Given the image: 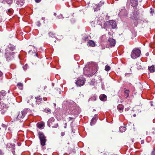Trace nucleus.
Returning a JSON list of instances; mask_svg holds the SVG:
<instances>
[{"label":"nucleus","instance_id":"51","mask_svg":"<svg viewBox=\"0 0 155 155\" xmlns=\"http://www.w3.org/2000/svg\"><path fill=\"white\" fill-rule=\"evenodd\" d=\"M69 119L70 120H72L73 119V118H72V117H69Z\"/></svg>","mask_w":155,"mask_h":155},{"label":"nucleus","instance_id":"21","mask_svg":"<svg viewBox=\"0 0 155 155\" xmlns=\"http://www.w3.org/2000/svg\"><path fill=\"white\" fill-rule=\"evenodd\" d=\"M148 69L151 72H153L155 71V67L154 65H152L150 67H149Z\"/></svg>","mask_w":155,"mask_h":155},{"label":"nucleus","instance_id":"48","mask_svg":"<svg viewBox=\"0 0 155 155\" xmlns=\"http://www.w3.org/2000/svg\"><path fill=\"white\" fill-rule=\"evenodd\" d=\"M98 150V151H99V153H102L104 152V151L103 150H102V151H101V150Z\"/></svg>","mask_w":155,"mask_h":155},{"label":"nucleus","instance_id":"8","mask_svg":"<svg viewBox=\"0 0 155 155\" xmlns=\"http://www.w3.org/2000/svg\"><path fill=\"white\" fill-rule=\"evenodd\" d=\"M7 148L8 150H12L15 149V146L14 144H12V143H8L7 145Z\"/></svg>","mask_w":155,"mask_h":155},{"label":"nucleus","instance_id":"10","mask_svg":"<svg viewBox=\"0 0 155 155\" xmlns=\"http://www.w3.org/2000/svg\"><path fill=\"white\" fill-rule=\"evenodd\" d=\"M133 16L131 17V18L134 20H138V18L137 17V16L138 15L139 13L136 11L134 10L133 12Z\"/></svg>","mask_w":155,"mask_h":155},{"label":"nucleus","instance_id":"3","mask_svg":"<svg viewBox=\"0 0 155 155\" xmlns=\"http://www.w3.org/2000/svg\"><path fill=\"white\" fill-rule=\"evenodd\" d=\"M39 140L41 145L42 147L45 146L46 145L47 138L43 133L40 132H39Z\"/></svg>","mask_w":155,"mask_h":155},{"label":"nucleus","instance_id":"39","mask_svg":"<svg viewBox=\"0 0 155 155\" xmlns=\"http://www.w3.org/2000/svg\"><path fill=\"white\" fill-rule=\"evenodd\" d=\"M151 155H155V148L152 152Z\"/></svg>","mask_w":155,"mask_h":155},{"label":"nucleus","instance_id":"58","mask_svg":"<svg viewBox=\"0 0 155 155\" xmlns=\"http://www.w3.org/2000/svg\"><path fill=\"white\" fill-rule=\"evenodd\" d=\"M35 55L36 56L38 57V53H36L35 54Z\"/></svg>","mask_w":155,"mask_h":155},{"label":"nucleus","instance_id":"13","mask_svg":"<svg viewBox=\"0 0 155 155\" xmlns=\"http://www.w3.org/2000/svg\"><path fill=\"white\" fill-rule=\"evenodd\" d=\"M0 101V109H3L5 108H7V106L5 103L2 102Z\"/></svg>","mask_w":155,"mask_h":155},{"label":"nucleus","instance_id":"34","mask_svg":"<svg viewBox=\"0 0 155 155\" xmlns=\"http://www.w3.org/2000/svg\"><path fill=\"white\" fill-rule=\"evenodd\" d=\"M40 87L41 90L43 91L44 90L47 88V86H45L43 87L42 86H41Z\"/></svg>","mask_w":155,"mask_h":155},{"label":"nucleus","instance_id":"4","mask_svg":"<svg viewBox=\"0 0 155 155\" xmlns=\"http://www.w3.org/2000/svg\"><path fill=\"white\" fill-rule=\"evenodd\" d=\"M48 125L50 127H52L57 128L58 126L57 123L55 121V119L54 117L51 118L48 121Z\"/></svg>","mask_w":155,"mask_h":155},{"label":"nucleus","instance_id":"1","mask_svg":"<svg viewBox=\"0 0 155 155\" xmlns=\"http://www.w3.org/2000/svg\"><path fill=\"white\" fill-rule=\"evenodd\" d=\"M141 53L140 50L138 48H134L131 53V57L133 59H135L140 56Z\"/></svg>","mask_w":155,"mask_h":155},{"label":"nucleus","instance_id":"14","mask_svg":"<svg viewBox=\"0 0 155 155\" xmlns=\"http://www.w3.org/2000/svg\"><path fill=\"white\" fill-rule=\"evenodd\" d=\"M24 2V0H18L16 2V4L19 6L23 5Z\"/></svg>","mask_w":155,"mask_h":155},{"label":"nucleus","instance_id":"62","mask_svg":"<svg viewBox=\"0 0 155 155\" xmlns=\"http://www.w3.org/2000/svg\"><path fill=\"white\" fill-rule=\"evenodd\" d=\"M143 142L142 141H141V143H143Z\"/></svg>","mask_w":155,"mask_h":155},{"label":"nucleus","instance_id":"18","mask_svg":"<svg viewBox=\"0 0 155 155\" xmlns=\"http://www.w3.org/2000/svg\"><path fill=\"white\" fill-rule=\"evenodd\" d=\"M87 44L90 46L94 47L95 45V42L92 40H89V41L87 43Z\"/></svg>","mask_w":155,"mask_h":155},{"label":"nucleus","instance_id":"55","mask_svg":"<svg viewBox=\"0 0 155 155\" xmlns=\"http://www.w3.org/2000/svg\"><path fill=\"white\" fill-rule=\"evenodd\" d=\"M149 55V53H147L146 54V56H148Z\"/></svg>","mask_w":155,"mask_h":155},{"label":"nucleus","instance_id":"12","mask_svg":"<svg viewBox=\"0 0 155 155\" xmlns=\"http://www.w3.org/2000/svg\"><path fill=\"white\" fill-rule=\"evenodd\" d=\"M100 100L102 101H106L107 99V96L104 94H101L99 96Z\"/></svg>","mask_w":155,"mask_h":155},{"label":"nucleus","instance_id":"35","mask_svg":"<svg viewBox=\"0 0 155 155\" xmlns=\"http://www.w3.org/2000/svg\"><path fill=\"white\" fill-rule=\"evenodd\" d=\"M70 114V110H67V111L65 112V114L66 115H68Z\"/></svg>","mask_w":155,"mask_h":155},{"label":"nucleus","instance_id":"36","mask_svg":"<svg viewBox=\"0 0 155 155\" xmlns=\"http://www.w3.org/2000/svg\"><path fill=\"white\" fill-rule=\"evenodd\" d=\"M28 65L27 64H25L23 68L24 70H25L27 68Z\"/></svg>","mask_w":155,"mask_h":155},{"label":"nucleus","instance_id":"42","mask_svg":"<svg viewBox=\"0 0 155 155\" xmlns=\"http://www.w3.org/2000/svg\"><path fill=\"white\" fill-rule=\"evenodd\" d=\"M97 114H95L94 116V117H93V118H94L95 120H97Z\"/></svg>","mask_w":155,"mask_h":155},{"label":"nucleus","instance_id":"38","mask_svg":"<svg viewBox=\"0 0 155 155\" xmlns=\"http://www.w3.org/2000/svg\"><path fill=\"white\" fill-rule=\"evenodd\" d=\"M2 126L5 128V129H6V128H7V126L6 125L4 124H2Z\"/></svg>","mask_w":155,"mask_h":155},{"label":"nucleus","instance_id":"37","mask_svg":"<svg viewBox=\"0 0 155 155\" xmlns=\"http://www.w3.org/2000/svg\"><path fill=\"white\" fill-rule=\"evenodd\" d=\"M7 1H9L7 0L6 1L5 0H0V2L3 3H7Z\"/></svg>","mask_w":155,"mask_h":155},{"label":"nucleus","instance_id":"20","mask_svg":"<svg viewBox=\"0 0 155 155\" xmlns=\"http://www.w3.org/2000/svg\"><path fill=\"white\" fill-rule=\"evenodd\" d=\"M98 68H97V67H94L93 68V71L92 72V74H91L90 76H92V75L94 74L98 70Z\"/></svg>","mask_w":155,"mask_h":155},{"label":"nucleus","instance_id":"17","mask_svg":"<svg viewBox=\"0 0 155 155\" xmlns=\"http://www.w3.org/2000/svg\"><path fill=\"white\" fill-rule=\"evenodd\" d=\"M40 24H46L47 23L48 21L47 19L45 17H42L40 20Z\"/></svg>","mask_w":155,"mask_h":155},{"label":"nucleus","instance_id":"52","mask_svg":"<svg viewBox=\"0 0 155 155\" xmlns=\"http://www.w3.org/2000/svg\"><path fill=\"white\" fill-rule=\"evenodd\" d=\"M54 16L56 18V17H57V14H56V13H54Z\"/></svg>","mask_w":155,"mask_h":155},{"label":"nucleus","instance_id":"6","mask_svg":"<svg viewBox=\"0 0 155 155\" xmlns=\"http://www.w3.org/2000/svg\"><path fill=\"white\" fill-rule=\"evenodd\" d=\"M38 98V97H35V99H33V97L31 96L30 97V100H28L27 102L28 103H31L32 104H33V103L34 102H35L36 104H38V100H39Z\"/></svg>","mask_w":155,"mask_h":155},{"label":"nucleus","instance_id":"28","mask_svg":"<svg viewBox=\"0 0 155 155\" xmlns=\"http://www.w3.org/2000/svg\"><path fill=\"white\" fill-rule=\"evenodd\" d=\"M17 86L19 88L20 90L23 89V84L20 83H19L17 84Z\"/></svg>","mask_w":155,"mask_h":155},{"label":"nucleus","instance_id":"29","mask_svg":"<svg viewBox=\"0 0 155 155\" xmlns=\"http://www.w3.org/2000/svg\"><path fill=\"white\" fill-rule=\"evenodd\" d=\"M8 48L11 51H13L14 50L15 48V47L14 46L11 45H10L8 46Z\"/></svg>","mask_w":155,"mask_h":155},{"label":"nucleus","instance_id":"23","mask_svg":"<svg viewBox=\"0 0 155 155\" xmlns=\"http://www.w3.org/2000/svg\"><path fill=\"white\" fill-rule=\"evenodd\" d=\"M137 68L138 69H142L143 68L141 64V63L139 62H137Z\"/></svg>","mask_w":155,"mask_h":155},{"label":"nucleus","instance_id":"60","mask_svg":"<svg viewBox=\"0 0 155 155\" xmlns=\"http://www.w3.org/2000/svg\"><path fill=\"white\" fill-rule=\"evenodd\" d=\"M107 154H108V155H109V153H108V152H107V154H106V155H107Z\"/></svg>","mask_w":155,"mask_h":155},{"label":"nucleus","instance_id":"61","mask_svg":"<svg viewBox=\"0 0 155 155\" xmlns=\"http://www.w3.org/2000/svg\"><path fill=\"white\" fill-rule=\"evenodd\" d=\"M146 133H146L147 135H148V132H147Z\"/></svg>","mask_w":155,"mask_h":155},{"label":"nucleus","instance_id":"56","mask_svg":"<svg viewBox=\"0 0 155 155\" xmlns=\"http://www.w3.org/2000/svg\"><path fill=\"white\" fill-rule=\"evenodd\" d=\"M18 146H20L21 145V143H18Z\"/></svg>","mask_w":155,"mask_h":155},{"label":"nucleus","instance_id":"31","mask_svg":"<svg viewBox=\"0 0 155 155\" xmlns=\"http://www.w3.org/2000/svg\"><path fill=\"white\" fill-rule=\"evenodd\" d=\"M62 18V16L61 14H59L58 15L57 17H56L55 18L56 20H58L59 19H60L61 18Z\"/></svg>","mask_w":155,"mask_h":155},{"label":"nucleus","instance_id":"15","mask_svg":"<svg viewBox=\"0 0 155 155\" xmlns=\"http://www.w3.org/2000/svg\"><path fill=\"white\" fill-rule=\"evenodd\" d=\"M6 95V92L4 91H2L0 92V101L2 100L3 98Z\"/></svg>","mask_w":155,"mask_h":155},{"label":"nucleus","instance_id":"63","mask_svg":"<svg viewBox=\"0 0 155 155\" xmlns=\"http://www.w3.org/2000/svg\"><path fill=\"white\" fill-rule=\"evenodd\" d=\"M41 1V0H39V2H40Z\"/></svg>","mask_w":155,"mask_h":155},{"label":"nucleus","instance_id":"11","mask_svg":"<svg viewBox=\"0 0 155 155\" xmlns=\"http://www.w3.org/2000/svg\"><path fill=\"white\" fill-rule=\"evenodd\" d=\"M130 4L133 7H135L137 5V1L136 0H130Z\"/></svg>","mask_w":155,"mask_h":155},{"label":"nucleus","instance_id":"33","mask_svg":"<svg viewBox=\"0 0 155 155\" xmlns=\"http://www.w3.org/2000/svg\"><path fill=\"white\" fill-rule=\"evenodd\" d=\"M45 112H46V113H51V110L50 109H45Z\"/></svg>","mask_w":155,"mask_h":155},{"label":"nucleus","instance_id":"45","mask_svg":"<svg viewBox=\"0 0 155 155\" xmlns=\"http://www.w3.org/2000/svg\"><path fill=\"white\" fill-rule=\"evenodd\" d=\"M88 38V36L85 37V38H84V40H85V41L87 40Z\"/></svg>","mask_w":155,"mask_h":155},{"label":"nucleus","instance_id":"5","mask_svg":"<svg viewBox=\"0 0 155 155\" xmlns=\"http://www.w3.org/2000/svg\"><path fill=\"white\" fill-rule=\"evenodd\" d=\"M5 51H6L5 53V57L7 60H10L14 57V53L8 51L7 49H5Z\"/></svg>","mask_w":155,"mask_h":155},{"label":"nucleus","instance_id":"64","mask_svg":"<svg viewBox=\"0 0 155 155\" xmlns=\"http://www.w3.org/2000/svg\"><path fill=\"white\" fill-rule=\"evenodd\" d=\"M37 26H39V24H37Z\"/></svg>","mask_w":155,"mask_h":155},{"label":"nucleus","instance_id":"16","mask_svg":"<svg viewBox=\"0 0 155 155\" xmlns=\"http://www.w3.org/2000/svg\"><path fill=\"white\" fill-rule=\"evenodd\" d=\"M110 25L113 28H115L116 27V23L115 21H109Z\"/></svg>","mask_w":155,"mask_h":155},{"label":"nucleus","instance_id":"30","mask_svg":"<svg viewBox=\"0 0 155 155\" xmlns=\"http://www.w3.org/2000/svg\"><path fill=\"white\" fill-rule=\"evenodd\" d=\"M110 69V66L106 65L105 67V70L106 71H108Z\"/></svg>","mask_w":155,"mask_h":155},{"label":"nucleus","instance_id":"49","mask_svg":"<svg viewBox=\"0 0 155 155\" xmlns=\"http://www.w3.org/2000/svg\"><path fill=\"white\" fill-rule=\"evenodd\" d=\"M40 49H41V51H42L43 52V54H44V49H42V48H40Z\"/></svg>","mask_w":155,"mask_h":155},{"label":"nucleus","instance_id":"59","mask_svg":"<svg viewBox=\"0 0 155 155\" xmlns=\"http://www.w3.org/2000/svg\"><path fill=\"white\" fill-rule=\"evenodd\" d=\"M39 101H42V98H39Z\"/></svg>","mask_w":155,"mask_h":155},{"label":"nucleus","instance_id":"40","mask_svg":"<svg viewBox=\"0 0 155 155\" xmlns=\"http://www.w3.org/2000/svg\"><path fill=\"white\" fill-rule=\"evenodd\" d=\"M117 108L119 110L122 111L123 110V107H120L119 106H118Z\"/></svg>","mask_w":155,"mask_h":155},{"label":"nucleus","instance_id":"22","mask_svg":"<svg viewBox=\"0 0 155 155\" xmlns=\"http://www.w3.org/2000/svg\"><path fill=\"white\" fill-rule=\"evenodd\" d=\"M125 95H126V98H127L129 96V93L130 91L129 90H127L126 88H124Z\"/></svg>","mask_w":155,"mask_h":155},{"label":"nucleus","instance_id":"44","mask_svg":"<svg viewBox=\"0 0 155 155\" xmlns=\"http://www.w3.org/2000/svg\"><path fill=\"white\" fill-rule=\"evenodd\" d=\"M13 0H10V1H9L7 2V3L9 4H11Z\"/></svg>","mask_w":155,"mask_h":155},{"label":"nucleus","instance_id":"27","mask_svg":"<svg viewBox=\"0 0 155 155\" xmlns=\"http://www.w3.org/2000/svg\"><path fill=\"white\" fill-rule=\"evenodd\" d=\"M48 34L49 36L52 38H54L55 37V34L53 32H50Z\"/></svg>","mask_w":155,"mask_h":155},{"label":"nucleus","instance_id":"54","mask_svg":"<svg viewBox=\"0 0 155 155\" xmlns=\"http://www.w3.org/2000/svg\"><path fill=\"white\" fill-rule=\"evenodd\" d=\"M37 126L38 128H39V123H37Z\"/></svg>","mask_w":155,"mask_h":155},{"label":"nucleus","instance_id":"2","mask_svg":"<svg viewBox=\"0 0 155 155\" xmlns=\"http://www.w3.org/2000/svg\"><path fill=\"white\" fill-rule=\"evenodd\" d=\"M28 111V109H26L23 110L21 112H19L15 118L16 120H18L23 119L27 114Z\"/></svg>","mask_w":155,"mask_h":155},{"label":"nucleus","instance_id":"26","mask_svg":"<svg viewBox=\"0 0 155 155\" xmlns=\"http://www.w3.org/2000/svg\"><path fill=\"white\" fill-rule=\"evenodd\" d=\"M97 120H95L94 118H92L90 123V124L91 125H93L96 122Z\"/></svg>","mask_w":155,"mask_h":155},{"label":"nucleus","instance_id":"47","mask_svg":"<svg viewBox=\"0 0 155 155\" xmlns=\"http://www.w3.org/2000/svg\"><path fill=\"white\" fill-rule=\"evenodd\" d=\"M43 100L44 101H45L47 100V98L46 97H44L43 98Z\"/></svg>","mask_w":155,"mask_h":155},{"label":"nucleus","instance_id":"9","mask_svg":"<svg viewBox=\"0 0 155 155\" xmlns=\"http://www.w3.org/2000/svg\"><path fill=\"white\" fill-rule=\"evenodd\" d=\"M108 43L111 46H114L115 45L116 41L115 40L112 38H109L108 40Z\"/></svg>","mask_w":155,"mask_h":155},{"label":"nucleus","instance_id":"53","mask_svg":"<svg viewBox=\"0 0 155 155\" xmlns=\"http://www.w3.org/2000/svg\"><path fill=\"white\" fill-rule=\"evenodd\" d=\"M65 126H64V128H66L67 127V123H66L65 124Z\"/></svg>","mask_w":155,"mask_h":155},{"label":"nucleus","instance_id":"57","mask_svg":"<svg viewBox=\"0 0 155 155\" xmlns=\"http://www.w3.org/2000/svg\"><path fill=\"white\" fill-rule=\"evenodd\" d=\"M35 1L36 2L38 3L39 2V0H35Z\"/></svg>","mask_w":155,"mask_h":155},{"label":"nucleus","instance_id":"25","mask_svg":"<svg viewBox=\"0 0 155 155\" xmlns=\"http://www.w3.org/2000/svg\"><path fill=\"white\" fill-rule=\"evenodd\" d=\"M45 123L43 121L39 122V128H41L42 127H45Z\"/></svg>","mask_w":155,"mask_h":155},{"label":"nucleus","instance_id":"7","mask_svg":"<svg viewBox=\"0 0 155 155\" xmlns=\"http://www.w3.org/2000/svg\"><path fill=\"white\" fill-rule=\"evenodd\" d=\"M85 83L84 79L78 78L76 82V85L79 87L82 86Z\"/></svg>","mask_w":155,"mask_h":155},{"label":"nucleus","instance_id":"19","mask_svg":"<svg viewBox=\"0 0 155 155\" xmlns=\"http://www.w3.org/2000/svg\"><path fill=\"white\" fill-rule=\"evenodd\" d=\"M96 7H94V11H97L100 10V7H101V5L100 4H98L97 5H96Z\"/></svg>","mask_w":155,"mask_h":155},{"label":"nucleus","instance_id":"43","mask_svg":"<svg viewBox=\"0 0 155 155\" xmlns=\"http://www.w3.org/2000/svg\"><path fill=\"white\" fill-rule=\"evenodd\" d=\"M4 152L1 149H0V155H4Z\"/></svg>","mask_w":155,"mask_h":155},{"label":"nucleus","instance_id":"41","mask_svg":"<svg viewBox=\"0 0 155 155\" xmlns=\"http://www.w3.org/2000/svg\"><path fill=\"white\" fill-rule=\"evenodd\" d=\"M13 10L12 9H9L8 10V12L9 13H12V12Z\"/></svg>","mask_w":155,"mask_h":155},{"label":"nucleus","instance_id":"50","mask_svg":"<svg viewBox=\"0 0 155 155\" xmlns=\"http://www.w3.org/2000/svg\"><path fill=\"white\" fill-rule=\"evenodd\" d=\"M64 134V132H62L61 133V135L62 136H63Z\"/></svg>","mask_w":155,"mask_h":155},{"label":"nucleus","instance_id":"46","mask_svg":"<svg viewBox=\"0 0 155 155\" xmlns=\"http://www.w3.org/2000/svg\"><path fill=\"white\" fill-rule=\"evenodd\" d=\"M3 75L2 73L0 71V77H1Z\"/></svg>","mask_w":155,"mask_h":155},{"label":"nucleus","instance_id":"32","mask_svg":"<svg viewBox=\"0 0 155 155\" xmlns=\"http://www.w3.org/2000/svg\"><path fill=\"white\" fill-rule=\"evenodd\" d=\"M90 100L91 101H95L96 100V97L95 96H94L93 97L90 98Z\"/></svg>","mask_w":155,"mask_h":155},{"label":"nucleus","instance_id":"24","mask_svg":"<svg viewBox=\"0 0 155 155\" xmlns=\"http://www.w3.org/2000/svg\"><path fill=\"white\" fill-rule=\"evenodd\" d=\"M126 127L124 126H121L120 127V131L123 132H124L126 130Z\"/></svg>","mask_w":155,"mask_h":155}]
</instances>
